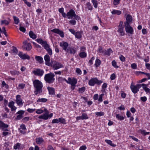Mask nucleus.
I'll return each mask as SVG.
<instances>
[{
    "instance_id": "f257e3e1",
    "label": "nucleus",
    "mask_w": 150,
    "mask_h": 150,
    "mask_svg": "<svg viewBox=\"0 0 150 150\" xmlns=\"http://www.w3.org/2000/svg\"><path fill=\"white\" fill-rule=\"evenodd\" d=\"M33 84L35 89L34 93L35 95L40 94L42 92V88L43 86L41 81L36 79L33 81Z\"/></svg>"
},
{
    "instance_id": "f03ea898",
    "label": "nucleus",
    "mask_w": 150,
    "mask_h": 150,
    "mask_svg": "<svg viewBox=\"0 0 150 150\" xmlns=\"http://www.w3.org/2000/svg\"><path fill=\"white\" fill-rule=\"evenodd\" d=\"M36 41L44 47L50 55L52 54V50L49 47V45L46 41L43 40L41 38H38L36 40Z\"/></svg>"
},
{
    "instance_id": "7ed1b4c3",
    "label": "nucleus",
    "mask_w": 150,
    "mask_h": 150,
    "mask_svg": "<svg viewBox=\"0 0 150 150\" xmlns=\"http://www.w3.org/2000/svg\"><path fill=\"white\" fill-rule=\"evenodd\" d=\"M44 112H45V113L39 116L38 118L47 120L48 119L47 115L48 113V111L46 108L43 107L41 109H38L36 111V112L38 114H40Z\"/></svg>"
},
{
    "instance_id": "20e7f679",
    "label": "nucleus",
    "mask_w": 150,
    "mask_h": 150,
    "mask_svg": "<svg viewBox=\"0 0 150 150\" xmlns=\"http://www.w3.org/2000/svg\"><path fill=\"white\" fill-rule=\"evenodd\" d=\"M54 74L52 73H50L46 74L44 77V79L46 82L47 83H53L54 80Z\"/></svg>"
},
{
    "instance_id": "39448f33",
    "label": "nucleus",
    "mask_w": 150,
    "mask_h": 150,
    "mask_svg": "<svg viewBox=\"0 0 150 150\" xmlns=\"http://www.w3.org/2000/svg\"><path fill=\"white\" fill-rule=\"evenodd\" d=\"M50 66L52 67L54 70H57L63 67L62 64L54 60H51Z\"/></svg>"
},
{
    "instance_id": "423d86ee",
    "label": "nucleus",
    "mask_w": 150,
    "mask_h": 150,
    "mask_svg": "<svg viewBox=\"0 0 150 150\" xmlns=\"http://www.w3.org/2000/svg\"><path fill=\"white\" fill-rule=\"evenodd\" d=\"M102 83L101 81L98 80L97 78H93L91 79L88 82V84L91 86H94L96 83L97 84H100Z\"/></svg>"
},
{
    "instance_id": "0eeeda50",
    "label": "nucleus",
    "mask_w": 150,
    "mask_h": 150,
    "mask_svg": "<svg viewBox=\"0 0 150 150\" xmlns=\"http://www.w3.org/2000/svg\"><path fill=\"white\" fill-rule=\"evenodd\" d=\"M141 87V85L137 84L136 85L131 84L130 88L132 91L134 93H137L139 91V89Z\"/></svg>"
},
{
    "instance_id": "6e6552de",
    "label": "nucleus",
    "mask_w": 150,
    "mask_h": 150,
    "mask_svg": "<svg viewBox=\"0 0 150 150\" xmlns=\"http://www.w3.org/2000/svg\"><path fill=\"white\" fill-rule=\"evenodd\" d=\"M32 73L35 75L40 77L43 75L44 71L40 69H36L32 71Z\"/></svg>"
},
{
    "instance_id": "1a4fd4ad",
    "label": "nucleus",
    "mask_w": 150,
    "mask_h": 150,
    "mask_svg": "<svg viewBox=\"0 0 150 150\" xmlns=\"http://www.w3.org/2000/svg\"><path fill=\"white\" fill-rule=\"evenodd\" d=\"M66 82L68 84L74 85L77 83V80L76 79L74 78L72 79L69 77L68 78V80H66Z\"/></svg>"
},
{
    "instance_id": "9d476101",
    "label": "nucleus",
    "mask_w": 150,
    "mask_h": 150,
    "mask_svg": "<svg viewBox=\"0 0 150 150\" xmlns=\"http://www.w3.org/2000/svg\"><path fill=\"white\" fill-rule=\"evenodd\" d=\"M125 26L126 32L128 34H132L133 33V29L130 24H125Z\"/></svg>"
},
{
    "instance_id": "9b49d317",
    "label": "nucleus",
    "mask_w": 150,
    "mask_h": 150,
    "mask_svg": "<svg viewBox=\"0 0 150 150\" xmlns=\"http://www.w3.org/2000/svg\"><path fill=\"white\" fill-rule=\"evenodd\" d=\"M18 55L20 58L22 59H27L29 60L30 59V57L28 55L26 54L23 53L22 52H19Z\"/></svg>"
},
{
    "instance_id": "f8f14e48",
    "label": "nucleus",
    "mask_w": 150,
    "mask_h": 150,
    "mask_svg": "<svg viewBox=\"0 0 150 150\" xmlns=\"http://www.w3.org/2000/svg\"><path fill=\"white\" fill-rule=\"evenodd\" d=\"M59 45L66 52L68 51L69 45L67 42L62 41L60 43Z\"/></svg>"
},
{
    "instance_id": "ddd939ff",
    "label": "nucleus",
    "mask_w": 150,
    "mask_h": 150,
    "mask_svg": "<svg viewBox=\"0 0 150 150\" xmlns=\"http://www.w3.org/2000/svg\"><path fill=\"white\" fill-rule=\"evenodd\" d=\"M24 44L23 47L26 50L30 51L32 48V46L31 44L28 43L27 41H25L23 42Z\"/></svg>"
},
{
    "instance_id": "4468645a",
    "label": "nucleus",
    "mask_w": 150,
    "mask_h": 150,
    "mask_svg": "<svg viewBox=\"0 0 150 150\" xmlns=\"http://www.w3.org/2000/svg\"><path fill=\"white\" fill-rule=\"evenodd\" d=\"M51 31L59 34L62 38H63L64 37L63 32L60 30L58 29L55 28L51 30Z\"/></svg>"
},
{
    "instance_id": "2eb2a0df",
    "label": "nucleus",
    "mask_w": 150,
    "mask_h": 150,
    "mask_svg": "<svg viewBox=\"0 0 150 150\" xmlns=\"http://www.w3.org/2000/svg\"><path fill=\"white\" fill-rule=\"evenodd\" d=\"M16 101L17 104L19 106H22L23 105V103L21 98V96L19 95L16 96Z\"/></svg>"
},
{
    "instance_id": "dca6fc26",
    "label": "nucleus",
    "mask_w": 150,
    "mask_h": 150,
    "mask_svg": "<svg viewBox=\"0 0 150 150\" xmlns=\"http://www.w3.org/2000/svg\"><path fill=\"white\" fill-rule=\"evenodd\" d=\"M75 12L73 9L70 10L67 13V16L68 19L72 18L74 15H75Z\"/></svg>"
},
{
    "instance_id": "f3484780",
    "label": "nucleus",
    "mask_w": 150,
    "mask_h": 150,
    "mask_svg": "<svg viewBox=\"0 0 150 150\" xmlns=\"http://www.w3.org/2000/svg\"><path fill=\"white\" fill-rule=\"evenodd\" d=\"M126 21L124 23L125 24H130L132 21V17L129 14H127L126 18Z\"/></svg>"
},
{
    "instance_id": "a211bd4d",
    "label": "nucleus",
    "mask_w": 150,
    "mask_h": 150,
    "mask_svg": "<svg viewBox=\"0 0 150 150\" xmlns=\"http://www.w3.org/2000/svg\"><path fill=\"white\" fill-rule=\"evenodd\" d=\"M44 59L46 65L50 66L51 64V62L50 63V57L48 55H46L44 57Z\"/></svg>"
},
{
    "instance_id": "6ab92c4d",
    "label": "nucleus",
    "mask_w": 150,
    "mask_h": 150,
    "mask_svg": "<svg viewBox=\"0 0 150 150\" xmlns=\"http://www.w3.org/2000/svg\"><path fill=\"white\" fill-rule=\"evenodd\" d=\"M76 52V49L75 48L73 47H69L68 51L66 52L67 53H70L71 54H74Z\"/></svg>"
},
{
    "instance_id": "aec40b11",
    "label": "nucleus",
    "mask_w": 150,
    "mask_h": 150,
    "mask_svg": "<svg viewBox=\"0 0 150 150\" xmlns=\"http://www.w3.org/2000/svg\"><path fill=\"white\" fill-rule=\"evenodd\" d=\"M8 127V125L7 124H5L2 121H0V127L2 128L4 130L8 131V130L6 129H4L5 128H7Z\"/></svg>"
},
{
    "instance_id": "412c9836",
    "label": "nucleus",
    "mask_w": 150,
    "mask_h": 150,
    "mask_svg": "<svg viewBox=\"0 0 150 150\" xmlns=\"http://www.w3.org/2000/svg\"><path fill=\"white\" fill-rule=\"evenodd\" d=\"M141 85V86H142L143 89L146 92V93H150V89L149 88L147 87L148 85L146 84H142Z\"/></svg>"
},
{
    "instance_id": "4be33fe9",
    "label": "nucleus",
    "mask_w": 150,
    "mask_h": 150,
    "mask_svg": "<svg viewBox=\"0 0 150 150\" xmlns=\"http://www.w3.org/2000/svg\"><path fill=\"white\" fill-rule=\"evenodd\" d=\"M35 140L36 143L38 144H41L44 141V140L42 138L40 137L36 138Z\"/></svg>"
},
{
    "instance_id": "5701e85b",
    "label": "nucleus",
    "mask_w": 150,
    "mask_h": 150,
    "mask_svg": "<svg viewBox=\"0 0 150 150\" xmlns=\"http://www.w3.org/2000/svg\"><path fill=\"white\" fill-rule=\"evenodd\" d=\"M35 59L37 61L40 63L43 62L42 58L41 56H36L35 57Z\"/></svg>"
},
{
    "instance_id": "b1692460",
    "label": "nucleus",
    "mask_w": 150,
    "mask_h": 150,
    "mask_svg": "<svg viewBox=\"0 0 150 150\" xmlns=\"http://www.w3.org/2000/svg\"><path fill=\"white\" fill-rule=\"evenodd\" d=\"M118 31L121 36L125 34V31L123 27H119Z\"/></svg>"
},
{
    "instance_id": "393cba45",
    "label": "nucleus",
    "mask_w": 150,
    "mask_h": 150,
    "mask_svg": "<svg viewBox=\"0 0 150 150\" xmlns=\"http://www.w3.org/2000/svg\"><path fill=\"white\" fill-rule=\"evenodd\" d=\"M47 89L50 94L53 95L54 93V89L53 88L48 87Z\"/></svg>"
},
{
    "instance_id": "a878e982",
    "label": "nucleus",
    "mask_w": 150,
    "mask_h": 150,
    "mask_svg": "<svg viewBox=\"0 0 150 150\" xmlns=\"http://www.w3.org/2000/svg\"><path fill=\"white\" fill-rule=\"evenodd\" d=\"M111 13L113 15L117 14V15H120L121 14L122 12L121 11L119 10H113L111 12Z\"/></svg>"
},
{
    "instance_id": "bb28decb",
    "label": "nucleus",
    "mask_w": 150,
    "mask_h": 150,
    "mask_svg": "<svg viewBox=\"0 0 150 150\" xmlns=\"http://www.w3.org/2000/svg\"><path fill=\"white\" fill-rule=\"evenodd\" d=\"M82 33L83 32L81 31L76 32L75 35L76 38H81Z\"/></svg>"
},
{
    "instance_id": "cd10ccee",
    "label": "nucleus",
    "mask_w": 150,
    "mask_h": 150,
    "mask_svg": "<svg viewBox=\"0 0 150 150\" xmlns=\"http://www.w3.org/2000/svg\"><path fill=\"white\" fill-rule=\"evenodd\" d=\"M112 52V50L111 49H109L107 50H105V52H104L103 54L105 55L109 56Z\"/></svg>"
},
{
    "instance_id": "c85d7f7f",
    "label": "nucleus",
    "mask_w": 150,
    "mask_h": 150,
    "mask_svg": "<svg viewBox=\"0 0 150 150\" xmlns=\"http://www.w3.org/2000/svg\"><path fill=\"white\" fill-rule=\"evenodd\" d=\"M10 73L12 75H18L20 74L19 71L16 70L11 71H10Z\"/></svg>"
},
{
    "instance_id": "c756f323",
    "label": "nucleus",
    "mask_w": 150,
    "mask_h": 150,
    "mask_svg": "<svg viewBox=\"0 0 150 150\" xmlns=\"http://www.w3.org/2000/svg\"><path fill=\"white\" fill-rule=\"evenodd\" d=\"M29 35L30 38H37V35L32 31L29 32Z\"/></svg>"
},
{
    "instance_id": "7c9ffc66",
    "label": "nucleus",
    "mask_w": 150,
    "mask_h": 150,
    "mask_svg": "<svg viewBox=\"0 0 150 150\" xmlns=\"http://www.w3.org/2000/svg\"><path fill=\"white\" fill-rule=\"evenodd\" d=\"M14 23L16 24H18L19 22V20L17 17L13 16Z\"/></svg>"
},
{
    "instance_id": "2f4dec72",
    "label": "nucleus",
    "mask_w": 150,
    "mask_h": 150,
    "mask_svg": "<svg viewBox=\"0 0 150 150\" xmlns=\"http://www.w3.org/2000/svg\"><path fill=\"white\" fill-rule=\"evenodd\" d=\"M105 142L108 144L110 145V146H113L115 147L116 146V145L114 144H113L112 142L109 140H105Z\"/></svg>"
},
{
    "instance_id": "473e14b6",
    "label": "nucleus",
    "mask_w": 150,
    "mask_h": 150,
    "mask_svg": "<svg viewBox=\"0 0 150 150\" xmlns=\"http://www.w3.org/2000/svg\"><path fill=\"white\" fill-rule=\"evenodd\" d=\"M59 122L64 124H66V120L64 118L62 117H61L59 118Z\"/></svg>"
},
{
    "instance_id": "72a5a7b5",
    "label": "nucleus",
    "mask_w": 150,
    "mask_h": 150,
    "mask_svg": "<svg viewBox=\"0 0 150 150\" xmlns=\"http://www.w3.org/2000/svg\"><path fill=\"white\" fill-rule=\"evenodd\" d=\"M91 1L93 4L94 7L95 8H96L98 7V1L96 0H92Z\"/></svg>"
},
{
    "instance_id": "f704fd0d",
    "label": "nucleus",
    "mask_w": 150,
    "mask_h": 150,
    "mask_svg": "<svg viewBox=\"0 0 150 150\" xmlns=\"http://www.w3.org/2000/svg\"><path fill=\"white\" fill-rule=\"evenodd\" d=\"M47 101V99L45 98H39L37 100V102L38 103L45 102Z\"/></svg>"
},
{
    "instance_id": "c9c22d12",
    "label": "nucleus",
    "mask_w": 150,
    "mask_h": 150,
    "mask_svg": "<svg viewBox=\"0 0 150 150\" xmlns=\"http://www.w3.org/2000/svg\"><path fill=\"white\" fill-rule=\"evenodd\" d=\"M86 5L87 8L89 10H92L93 9L92 6L91 5L89 2H88L86 3Z\"/></svg>"
},
{
    "instance_id": "e433bc0d",
    "label": "nucleus",
    "mask_w": 150,
    "mask_h": 150,
    "mask_svg": "<svg viewBox=\"0 0 150 150\" xmlns=\"http://www.w3.org/2000/svg\"><path fill=\"white\" fill-rule=\"evenodd\" d=\"M79 56L82 58H85L86 56V54L85 52H82L79 54Z\"/></svg>"
},
{
    "instance_id": "4c0bfd02",
    "label": "nucleus",
    "mask_w": 150,
    "mask_h": 150,
    "mask_svg": "<svg viewBox=\"0 0 150 150\" xmlns=\"http://www.w3.org/2000/svg\"><path fill=\"white\" fill-rule=\"evenodd\" d=\"M2 29L3 30V31L1 30V32L0 33H4V35H5V36L6 37H7L8 36V35L7 34V32L6 31V30L5 29V27H3L2 28Z\"/></svg>"
},
{
    "instance_id": "58836bf2",
    "label": "nucleus",
    "mask_w": 150,
    "mask_h": 150,
    "mask_svg": "<svg viewBox=\"0 0 150 150\" xmlns=\"http://www.w3.org/2000/svg\"><path fill=\"white\" fill-rule=\"evenodd\" d=\"M9 24V22L6 20H4L1 21V25L4 24L6 25H8Z\"/></svg>"
},
{
    "instance_id": "ea45409f",
    "label": "nucleus",
    "mask_w": 150,
    "mask_h": 150,
    "mask_svg": "<svg viewBox=\"0 0 150 150\" xmlns=\"http://www.w3.org/2000/svg\"><path fill=\"white\" fill-rule=\"evenodd\" d=\"M100 64V61L98 59H96V63L95 64L96 67H98Z\"/></svg>"
},
{
    "instance_id": "a19ab883",
    "label": "nucleus",
    "mask_w": 150,
    "mask_h": 150,
    "mask_svg": "<svg viewBox=\"0 0 150 150\" xmlns=\"http://www.w3.org/2000/svg\"><path fill=\"white\" fill-rule=\"evenodd\" d=\"M86 89V88L84 87H83L81 88H79V91L80 93H83L84 92Z\"/></svg>"
},
{
    "instance_id": "79ce46f5",
    "label": "nucleus",
    "mask_w": 150,
    "mask_h": 150,
    "mask_svg": "<svg viewBox=\"0 0 150 150\" xmlns=\"http://www.w3.org/2000/svg\"><path fill=\"white\" fill-rule=\"evenodd\" d=\"M116 118L120 120H122L124 119V117L123 116L120 115L119 114H117L116 115Z\"/></svg>"
},
{
    "instance_id": "37998d69",
    "label": "nucleus",
    "mask_w": 150,
    "mask_h": 150,
    "mask_svg": "<svg viewBox=\"0 0 150 150\" xmlns=\"http://www.w3.org/2000/svg\"><path fill=\"white\" fill-rule=\"evenodd\" d=\"M2 87H5L7 89L8 88V86L7 84H6L4 81H3L2 83Z\"/></svg>"
},
{
    "instance_id": "c03bdc74",
    "label": "nucleus",
    "mask_w": 150,
    "mask_h": 150,
    "mask_svg": "<svg viewBox=\"0 0 150 150\" xmlns=\"http://www.w3.org/2000/svg\"><path fill=\"white\" fill-rule=\"evenodd\" d=\"M81 116L82 117V120L87 119L88 118L87 115L86 113H83Z\"/></svg>"
},
{
    "instance_id": "a18cd8bd",
    "label": "nucleus",
    "mask_w": 150,
    "mask_h": 150,
    "mask_svg": "<svg viewBox=\"0 0 150 150\" xmlns=\"http://www.w3.org/2000/svg\"><path fill=\"white\" fill-rule=\"evenodd\" d=\"M98 52L100 53H102L103 54L104 52H105V50H103V48L99 46Z\"/></svg>"
},
{
    "instance_id": "49530a36",
    "label": "nucleus",
    "mask_w": 150,
    "mask_h": 150,
    "mask_svg": "<svg viewBox=\"0 0 150 150\" xmlns=\"http://www.w3.org/2000/svg\"><path fill=\"white\" fill-rule=\"evenodd\" d=\"M112 65L115 68H118V66L117 65V63L115 60H113L112 62Z\"/></svg>"
},
{
    "instance_id": "de8ad7c7",
    "label": "nucleus",
    "mask_w": 150,
    "mask_h": 150,
    "mask_svg": "<svg viewBox=\"0 0 150 150\" xmlns=\"http://www.w3.org/2000/svg\"><path fill=\"white\" fill-rule=\"evenodd\" d=\"M25 85L23 83L20 84L18 86V89H23L24 88Z\"/></svg>"
},
{
    "instance_id": "09e8293b",
    "label": "nucleus",
    "mask_w": 150,
    "mask_h": 150,
    "mask_svg": "<svg viewBox=\"0 0 150 150\" xmlns=\"http://www.w3.org/2000/svg\"><path fill=\"white\" fill-rule=\"evenodd\" d=\"M141 133L144 135H146L147 134H149V132H146L145 130H140Z\"/></svg>"
},
{
    "instance_id": "8fccbe9b",
    "label": "nucleus",
    "mask_w": 150,
    "mask_h": 150,
    "mask_svg": "<svg viewBox=\"0 0 150 150\" xmlns=\"http://www.w3.org/2000/svg\"><path fill=\"white\" fill-rule=\"evenodd\" d=\"M95 114L96 115L98 116H103L104 115V112H96Z\"/></svg>"
},
{
    "instance_id": "3c124183",
    "label": "nucleus",
    "mask_w": 150,
    "mask_h": 150,
    "mask_svg": "<svg viewBox=\"0 0 150 150\" xmlns=\"http://www.w3.org/2000/svg\"><path fill=\"white\" fill-rule=\"evenodd\" d=\"M69 23L72 25H75L76 23V21L74 20H72L69 21Z\"/></svg>"
},
{
    "instance_id": "603ef678",
    "label": "nucleus",
    "mask_w": 150,
    "mask_h": 150,
    "mask_svg": "<svg viewBox=\"0 0 150 150\" xmlns=\"http://www.w3.org/2000/svg\"><path fill=\"white\" fill-rule=\"evenodd\" d=\"M103 94H102L100 95L99 98L98 99V100L99 102H101L103 101V97L104 96Z\"/></svg>"
},
{
    "instance_id": "864d4df0",
    "label": "nucleus",
    "mask_w": 150,
    "mask_h": 150,
    "mask_svg": "<svg viewBox=\"0 0 150 150\" xmlns=\"http://www.w3.org/2000/svg\"><path fill=\"white\" fill-rule=\"evenodd\" d=\"M20 146V144L19 143H17L14 146V149H19Z\"/></svg>"
},
{
    "instance_id": "5fc2aeb1",
    "label": "nucleus",
    "mask_w": 150,
    "mask_h": 150,
    "mask_svg": "<svg viewBox=\"0 0 150 150\" xmlns=\"http://www.w3.org/2000/svg\"><path fill=\"white\" fill-rule=\"evenodd\" d=\"M95 59L94 57H92L91 59H90L88 62V64L90 65H91L93 64V61Z\"/></svg>"
},
{
    "instance_id": "6e6d98bb",
    "label": "nucleus",
    "mask_w": 150,
    "mask_h": 150,
    "mask_svg": "<svg viewBox=\"0 0 150 150\" xmlns=\"http://www.w3.org/2000/svg\"><path fill=\"white\" fill-rule=\"evenodd\" d=\"M58 80L60 82H62L64 81H66V80H67L65 79L64 78L62 77H59L58 79Z\"/></svg>"
},
{
    "instance_id": "4d7b16f0",
    "label": "nucleus",
    "mask_w": 150,
    "mask_h": 150,
    "mask_svg": "<svg viewBox=\"0 0 150 150\" xmlns=\"http://www.w3.org/2000/svg\"><path fill=\"white\" fill-rule=\"evenodd\" d=\"M14 102L13 101H11L9 103L8 106L10 108L14 105Z\"/></svg>"
},
{
    "instance_id": "13d9d810",
    "label": "nucleus",
    "mask_w": 150,
    "mask_h": 150,
    "mask_svg": "<svg viewBox=\"0 0 150 150\" xmlns=\"http://www.w3.org/2000/svg\"><path fill=\"white\" fill-rule=\"evenodd\" d=\"M35 110V109H31L29 108L27 110V111L29 112L32 113L34 112Z\"/></svg>"
},
{
    "instance_id": "bf43d9fd",
    "label": "nucleus",
    "mask_w": 150,
    "mask_h": 150,
    "mask_svg": "<svg viewBox=\"0 0 150 150\" xmlns=\"http://www.w3.org/2000/svg\"><path fill=\"white\" fill-rule=\"evenodd\" d=\"M131 67L133 69H136L137 68V64L135 63H133L131 64Z\"/></svg>"
},
{
    "instance_id": "052dcab7",
    "label": "nucleus",
    "mask_w": 150,
    "mask_h": 150,
    "mask_svg": "<svg viewBox=\"0 0 150 150\" xmlns=\"http://www.w3.org/2000/svg\"><path fill=\"white\" fill-rule=\"evenodd\" d=\"M59 122V119H56L53 120H52V123H58Z\"/></svg>"
},
{
    "instance_id": "680f3d73",
    "label": "nucleus",
    "mask_w": 150,
    "mask_h": 150,
    "mask_svg": "<svg viewBox=\"0 0 150 150\" xmlns=\"http://www.w3.org/2000/svg\"><path fill=\"white\" fill-rule=\"evenodd\" d=\"M19 29L21 31H22L23 33L25 32L26 31L25 29L23 27L20 26V27Z\"/></svg>"
},
{
    "instance_id": "e2e57ef3",
    "label": "nucleus",
    "mask_w": 150,
    "mask_h": 150,
    "mask_svg": "<svg viewBox=\"0 0 150 150\" xmlns=\"http://www.w3.org/2000/svg\"><path fill=\"white\" fill-rule=\"evenodd\" d=\"M23 117V116L22 115H18L16 118L17 120H20Z\"/></svg>"
},
{
    "instance_id": "0e129e2a",
    "label": "nucleus",
    "mask_w": 150,
    "mask_h": 150,
    "mask_svg": "<svg viewBox=\"0 0 150 150\" xmlns=\"http://www.w3.org/2000/svg\"><path fill=\"white\" fill-rule=\"evenodd\" d=\"M120 0H114L113 4L114 5L118 4L119 3Z\"/></svg>"
},
{
    "instance_id": "69168bd1",
    "label": "nucleus",
    "mask_w": 150,
    "mask_h": 150,
    "mask_svg": "<svg viewBox=\"0 0 150 150\" xmlns=\"http://www.w3.org/2000/svg\"><path fill=\"white\" fill-rule=\"evenodd\" d=\"M76 71L77 73L79 74H81V70L79 68H77L76 69Z\"/></svg>"
},
{
    "instance_id": "338daca9",
    "label": "nucleus",
    "mask_w": 150,
    "mask_h": 150,
    "mask_svg": "<svg viewBox=\"0 0 150 150\" xmlns=\"http://www.w3.org/2000/svg\"><path fill=\"white\" fill-rule=\"evenodd\" d=\"M120 60L122 62H124L125 60V58L122 55H121L120 57Z\"/></svg>"
},
{
    "instance_id": "774afa93",
    "label": "nucleus",
    "mask_w": 150,
    "mask_h": 150,
    "mask_svg": "<svg viewBox=\"0 0 150 150\" xmlns=\"http://www.w3.org/2000/svg\"><path fill=\"white\" fill-rule=\"evenodd\" d=\"M86 148L85 146H81L79 149V150H85Z\"/></svg>"
}]
</instances>
